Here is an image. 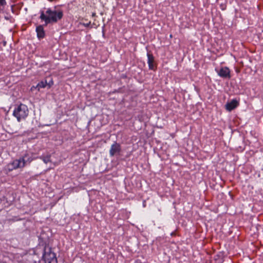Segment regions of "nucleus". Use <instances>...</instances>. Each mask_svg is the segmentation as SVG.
I'll return each mask as SVG.
<instances>
[{
    "label": "nucleus",
    "mask_w": 263,
    "mask_h": 263,
    "mask_svg": "<svg viewBox=\"0 0 263 263\" xmlns=\"http://www.w3.org/2000/svg\"><path fill=\"white\" fill-rule=\"evenodd\" d=\"M28 109L26 105L21 104L13 111V115L15 116L18 121L25 119L28 115Z\"/></svg>",
    "instance_id": "nucleus-1"
},
{
    "label": "nucleus",
    "mask_w": 263,
    "mask_h": 263,
    "mask_svg": "<svg viewBox=\"0 0 263 263\" xmlns=\"http://www.w3.org/2000/svg\"><path fill=\"white\" fill-rule=\"evenodd\" d=\"M27 157V156H25L22 158L19 159H16L13 161L12 162L9 163L7 165V168L9 171H11L13 170L17 169L18 168H22L24 167L26 165V163L28 161L30 162L31 160H30L29 158L26 159Z\"/></svg>",
    "instance_id": "nucleus-2"
},
{
    "label": "nucleus",
    "mask_w": 263,
    "mask_h": 263,
    "mask_svg": "<svg viewBox=\"0 0 263 263\" xmlns=\"http://www.w3.org/2000/svg\"><path fill=\"white\" fill-rule=\"evenodd\" d=\"M63 15V11L60 9L54 11L50 10V23L51 22H57L62 18Z\"/></svg>",
    "instance_id": "nucleus-3"
},
{
    "label": "nucleus",
    "mask_w": 263,
    "mask_h": 263,
    "mask_svg": "<svg viewBox=\"0 0 263 263\" xmlns=\"http://www.w3.org/2000/svg\"><path fill=\"white\" fill-rule=\"evenodd\" d=\"M215 70L217 72L219 76L222 78L230 79V70L227 67H221L219 70L216 69Z\"/></svg>",
    "instance_id": "nucleus-4"
},
{
    "label": "nucleus",
    "mask_w": 263,
    "mask_h": 263,
    "mask_svg": "<svg viewBox=\"0 0 263 263\" xmlns=\"http://www.w3.org/2000/svg\"><path fill=\"white\" fill-rule=\"evenodd\" d=\"M121 151V146L120 144L117 142H115L111 145L109 150V155L113 157L116 155H119Z\"/></svg>",
    "instance_id": "nucleus-5"
},
{
    "label": "nucleus",
    "mask_w": 263,
    "mask_h": 263,
    "mask_svg": "<svg viewBox=\"0 0 263 263\" xmlns=\"http://www.w3.org/2000/svg\"><path fill=\"white\" fill-rule=\"evenodd\" d=\"M147 63L148 65V68L151 70H154L156 68L155 64L154 57L151 52L149 51L147 53Z\"/></svg>",
    "instance_id": "nucleus-6"
},
{
    "label": "nucleus",
    "mask_w": 263,
    "mask_h": 263,
    "mask_svg": "<svg viewBox=\"0 0 263 263\" xmlns=\"http://www.w3.org/2000/svg\"><path fill=\"white\" fill-rule=\"evenodd\" d=\"M42 21L45 22V25L46 26L49 23V9L46 10V13L42 11L40 16Z\"/></svg>",
    "instance_id": "nucleus-7"
},
{
    "label": "nucleus",
    "mask_w": 263,
    "mask_h": 263,
    "mask_svg": "<svg viewBox=\"0 0 263 263\" xmlns=\"http://www.w3.org/2000/svg\"><path fill=\"white\" fill-rule=\"evenodd\" d=\"M238 105V102L235 100H232L226 104V109L230 111L235 108Z\"/></svg>",
    "instance_id": "nucleus-8"
},
{
    "label": "nucleus",
    "mask_w": 263,
    "mask_h": 263,
    "mask_svg": "<svg viewBox=\"0 0 263 263\" xmlns=\"http://www.w3.org/2000/svg\"><path fill=\"white\" fill-rule=\"evenodd\" d=\"M36 32L39 39H42L45 36V31L43 25H39L36 28Z\"/></svg>",
    "instance_id": "nucleus-9"
},
{
    "label": "nucleus",
    "mask_w": 263,
    "mask_h": 263,
    "mask_svg": "<svg viewBox=\"0 0 263 263\" xmlns=\"http://www.w3.org/2000/svg\"><path fill=\"white\" fill-rule=\"evenodd\" d=\"M47 85V80L42 81L40 83H38L36 88L38 89L39 90H40L41 88H45Z\"/></svg>",
    "instance_id": "nucleus-10"
},
{
    "label": "nucleus",
    "mask_w": 263,
    "mask_h": 263,
    "mask_svg": "<svg viewBox=\"0 0 263 263\" xmlns=\"http://www.w3.org/2000/svg\"><path fill=\"white\" fill-rule=\"evenodd\" d=\"M50 263H58L55 254L50 251Z\"/></svg>",
    "instance_id": "nucleus-11"
},
{
    "label": "nucleus",
    "mask_w": 263,
    "mask_h": 263,
    "mask_svg": "<svg viewBox=\"0 0 263 263\" xmlns=\"http://www.w3.org/2000/svg\"><path fill=\"white\" fill-rule=\"evenodd\" d=\"M6 4V0H0V11L4 10Z\"/></svg>",
    "instance_id": "nucleus-12"
},
{
    "label": "nucleus",
    "mask_w": 263,
    "mask_h": 263,
    "mask_svg": "<svg viewBox=\"0 0 263 263\" xmlns=\"http://www.w3.org/2000/svg\"><path fill=\"white\" fill-rule=\"evenodd\" d=\"M81 24H82L83 26H85V27H89V26H90V25L91 24V22H90V21H89V22H87V23H81Z\"/></svg>",
    "instance_id": "nucleus-13"
},
{
    "label": "nucleus",
    "mask_w": 263,
    "mask_h": 263,
    "mask_svg": "<svg viewBox=\"0 0 263 263\" xmlns=\"http://www.w3.org/2000/svg\"><path fill=\"white\" fill-rule=\"evenodd\" d=\"M43 161H44V162L45 163H47L48 162H49V157L44 158V159H43Z\"/></svg>",
    "instance_id": "nucleus-14"
},
{
    "label": "nucleus",
    "mask_w": 263,
    "mask_h": 263,
    "mask_svg": "<svg viewBox=\"0 0 263 263\" xmlns=\"http://www.w3.org/2000/svg\"><path fill=\"white\" fill-rule=\"evenodd\" d=\"M96 16V13H92V17H95Z\"/></svg>",
    "instance_id": "nucleus-15"
},
{
    "label": "nucleus",
    "mask_w": 263,
    "mask_h": 263,
    "mask_svg": "<svg viewBox=\"0 0 263 263\" xmlns=\"http://www.w3.org/2000/svg\"><path fill=\"white\" fill-rule=\"evenodd\" d=\"M50 85H51V83L52 84V81H50Z\"/></svg>",
    "instance_id": "nucleus-16"
}]
</instances>
